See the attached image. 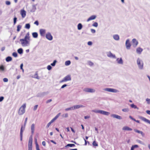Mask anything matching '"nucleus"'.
Masks as SVG:
<instances>
[{
  "label": "nucleus",
  "instance_id": "1",
  "mask_svg": "<svg viewBox=\"0 0 150 150\" xmlns=\"http://www.w3.org/2000/svg\"><path fill=\"white\" fill-rule=\"evenodd\" d=\"M21 43L23 47L29 46L30 45V39L29 33H28L25 36L24 38L20 40Z\"/></svg>",
  "mask_w": 150,
  "mask_h": 150
},
{
  "label": "nucleus",
  "instance_id": "2",
  "mask_svg": "<svg viewBox=\"0 0 150 150\" xmlns=\"http://www.w3.org/2000/svg\"><path fill=\"white\" fill-rule=\"evenodd\" d=\"M137 64L139 70H143L144 68V63L142 59L140 57H138L136 60Z\"/></svg>",
  "mask_w": 150,
  "mask_h": 150
},
{
  "label": "nucleus",
  "instance_id": "3",
  "mask_svg": "<svg viewBox=\"0 0 150 150\" xmlns=\"http://www.w3.org/2000/svg\"><path fill=\"white\" fill-rule=\"evenodd\" d=\"M92 111L95 113H99L106 116H108L110 114V112L100 110L94 109L92 110Z\"/></svg>",
  "mask_w": 150,
  "mask_h": 150
},
{
  "label": "nucleus",
  "instance_id": "4",
  "mask_svg": "<svg viewBox=\"0 0 150 150\" xmlns=\"http://www.w3.org/2000/svg\"><path fill=\"white\" fill-rule=\"evenodd\" d=\"M26 108V104H23L20 108L18 113L19 115H22L25 112V109Z\"/></svg>",
  "mask_w": 150,
  "mask_h": 150
},
{
  "label": "nucleus",
  "instance_id": "5",
  "mask_svg": "<svg viewBox=\"0 0 150 150\" xmlns=\"http://www.w3.org/2000/svg\"><path fill=\"white\" fill-rule=\"evenodd\" d=\"M103 90L105 91L114 93H117L119 92V91L117 89L110 88H104Z\"/></svg>",
  "mask_w": 150,
  "mask_h": 150
},
{
  "label": "nucleus",
  "instance_id": "6",
  "mask_svg": "<svg viewBox=\"0 0 150 150\" xmlns=\"http://www.w3.org/2000/svg\"><path fill=\"white\" fill-rule=\"evenodd\" d=\"M83 91L84 92H87V93H95L96 91V90L95 89L92 88H84L83 89Z\"/></svg>",
  "mask_w": 150,
  "mask_h": 150
},
{
  "label": "nucleus",
  "instance_id": "7",
  "mask_svg": "<svg viewBox=\"0 0 150 150\" xmlns=\"http://www.w3.org/2000/svg\"><path fill=\"white\" fill-rule=\"evenodd\" d=\"M125 46L126 48L128 50L130 49L131 45L130 44L129 39H127L125 42Z\"/></svg>",
  "mask_w": 150,
  "mask_h": 150
},
{
  "label": "nucleus",
  "instance_id": "8",
  "mask_svg": "<svg viewBox=\"0 0 150 150\" xmlns=\"http://www.w3.org/2000/svg\"><path fill=\"white\" fill-rule=\"evenodd\" d=\"M107 56L110 58L113 59L116 58L115 55L112 54L110 52H107Z\"/></svg>",
  "mask_w": 150,
  "mask_h": 150
},
{
  "label": "nucleus",
  "instance_id": "9",
  "mask_svg": "<svg viewBox=\"0 0 150 150\" xmlns=\"http://www.w3.org/2000/svg\"><path fill=\"white\" fill-rule=\"evenodd\" d=\"M46 38L50 40H52L53 37L51 33L48 32L45 35Z\"/></svg>",
  "mask_w": 150,
  "mask_h": 150
},
{
  "label": "nucleus",
  "instance_id": "10",
  "mask_svg": "<svg viewBox=\"0 0 150 150\" xmlns=\"http://www.w3.org/2000/svg\"><path fill=\"white\" fill-rule=\"evenodd\" d=\"M116 62L119 64L123 65V61L121 57L118 58L116 59Z\"/></svg>",
  "mask_w": 150,
  "mask_h": 150
},
{
  "label": "nucleus",
  "instance_id": "11",
  "mask_svg": "<svg viewBox=\"0 0 150 150\" xmlns=\"http://www.w3.org/2000/svg\"><path fill=\"white\" fill-rule=\"evenodd\" d=\"M40 34L41 36L44 37L46 32V30L44 29H40L39 30Z\"/></svg>",
  "mask_w": 150,
  "mask_h": 150
},
{
  "label": "nucleus",
  "instance_id": "12",
  "mask_svg": "<svg viewBox=\"0 0 150 150\" xmlns=\"http://www.w3.org/2000/svg\"><path fill=\"white\" fill-rule=\"evenodd\" d=\"M132 45L134 47H137L138 44V42L136 39L134 38L132 40Z\"/></svg>",
  "mask_w": 150,
  "mask_h": 150
},
{
  "label": "nucleus",
  "instance_id": "13",
  "mask_svg": "<svg viewBox=\"0 0 150 150\" xmlns=\"http://www.w3.org/2000/svg\"><path fill=\"white\" fill-rule=\"evenodd\" d=\"M139 118L141 119L143 121L145 122H146L147 123H148L150 125V120L146 119L145 117H142V116H140L139 117Z\"/></svg>",
  "mask_w": 150,
  "mask_h": 150
},
{
  "label": "nucleus",
  "instance_id": "14",
  "mask_svg": "<svg viewBox=\"0 0 150 150\" xmlns=\"http://www.w3.org/2000/svg\"><path fill=\"white\" fill-rule=\"evenodd\" d=\"M111 116L113 118H116L118 120H122V117L121 116L115 114L111 115Z\"/></svg>",
  "mask_w": 150,
  "mask_h": 150
},
{
  "label": "nucleus",
  "instance_id": "15",
  "mask_svg": "<svg viewBox=\"0 0 150 150\" xmlns=\"http://www.w3.org/2000/svg\"><path fill=\"white\" fill-rule=\"evenodd\" d=\"M32 142L33 138L32 136L31 135L30 136L28 142V147H32Z\"/></svg>",
  "mask_w": 150,
  "mask_h": 150
},
{
  "label": "nucleus",
  "instance_id": "16",
  "mask_svg": "<svg viewBox=\"0 0 150 150\" xmlns=\"http://www.w3.org/2000/svg\"><path fill=\"white\" fill-rule=\"evenodd\" d=\"M112 37L116 41H118L120 40V36L117 34L114 35Z\"/></svg>",
  "mask_w": 150,
  "mask_h": 150
},
{
  "label": "nucleus",
  "instance_id": "17",
  "mask_svg": "<svg viewBox=\"0 0 150 150\" xmlns=\"http://www.w3.org/2000/svg\"><path fill=\"white\" fill-rule=\"evenodd\" d=\"M73 106L74 110L78 109L80 108H83L84 107V106L81 105H75Z\"/></svg>",
  "mask_w": 150,
  "mask_h": 150
},
{
  "label": "nucleus",
  "instance_id": "18",
  "mask_svg": "<svg viewBox=\"0 0 150 150\" xmlns=\"http://www.w3.org/2000/svg\"><path fill=\"white\" fill-rule=\"evenodd\" d=\"M122 130L123 131H132V129L127 126H125L122 128Z\"/></svg>",
  "mask_w": 150,
  "mask_h": 150
},
{
  "label": "nucleus",
  "instance_id": "19",
  "mask_svg": "<svg viewBox=\"0 0 150 150\" xmlns=\"http://www.w3.org/2000/svg\"><path fill=\"white\" fill-rule=\"evenodd\" d=\"M96 16L95 15H93L89 17L87 20V22H88L90 21L94 20L96 18Z\"/></svg>",
  "mask_w": 150,
  "mask_h": 150
},
{
  "label": "nucleus",
  "instance_id": "20",
  "mask_svg": "<svg viewBox=\"0 0 150 150\" xmlns=\"http://www.w3.org/2000/svg\"><path fill=\"white\" fill-rule=\"evenodd\" d=\"M31 132L32 134H33L34 133L35 129V124H32L31 127Z\"/></svg>",
  "mask_w": 150,
  "mask_h": 150
},
{
  "label": "nucleus",
  "instance_id": "21",
  "mask_svg": "<svg viewBox=\"0 0 150 150\" xmlns=\"http://www.w3.org/2000/svg\"><path fill=\"white\" fill-rule=\"evenodd\" d=\"M26 11L24 10H21V14L23 18H24L26 16Z\"/></svg>",
  "mask_w": 150,
  "mask_h": 150
},
{
  "label": "nucleus",
  "instance_id": "22",
  "mask_svg": "<svg viewBox=\"0 0 150 150\" xmlns=\"http://www.w3.org/2000/svg\"><path fill=\"white\" fill-rule=\"evenodd\" d=\"M134 130L135 132L141 134L142 136H144V134L142 131L138 130L136 129H134Z\"/></svg>",
  "mask_w": 150,
  "mask_h": 150
},
{
  "label": "nucleus",
  "instance_id": "23",
  "mask_svg": "<svg viewBox=\"0 0 150 150\" xmlns=\"http://www.w3.org/2000/svg\"><path fill=\"white\" fill-rule=\"evenodd\" d=\"M142 51L143 49L141 47H138L136 49V52L139 54H140Z\"/></svg>",
  "mask_w": 150,
  "mask_h": 150
},
{
  "label": "nucleus",
  "instance_id": "24",
  "mask_svg": "<svg viewBox=\"0 0 150 150\" xmlns=\"http://www.w3.org/2000/svg\"><path fill=\"white\" fill-rule=\"evenodd\" d=\"M45 94V92H42L38 93L36 95L37 97H42L44 96Z\"/></svg>",
  "mask_w": 150,
  "mask_h": 150
},
{
  "label": "nucleus",
  "instance_id": "25",
  "mask_svg": "<svg viewBox=\"0 0 150 150\" xmlns=\"http://www.w3.org/2000/svg\"><path fill=\"white\" fill-rule=\"evenodd\" d=\"M25 126L22 125L20 129V134H23V132L24 130Z\"/></svg>",
  "mask_w": 150,
  "mask_h": 150
},
{
  "label": "nucleus",
  "instance_id": "26",
  "mask_svg": "<svg viewBox=\"0 0 150 150\" xmlns=\"http://www.w3.org/2000/svg\"><path fill=\"white\" fill-rule=\"evenodd\" d=\"M32 77L33 78L36 79H40V77L38 76V74L37 72H36L35 74L33 75Z\"/></svg>",
  "mask_w": 150,
  "mask_h": 150
},
{
  "label": "nucleus",
  "instance_id": "27",
  "mask_svg": "<svg viewBox=\"0 0 150 150\" xmlns=\"http://www.w3.org/2000/svg\"><path fill=\"white\" fill-rule=\"evenodd\" d=\"M33 37L34 38H37L38 35V33L37 32H33L32 33Z\"/></svg>",
  "mask_w": 150,
  "mask_h": 150
},
{
  "label": "nucleus",
  "instance_id": "28",
  "mask_svg": "<svg viewBox=\"0 0 150 150\" xmlns=\"http://www.w3.org/2000/svg\"><path fill=\"white\" fill-rule=\"evenodd\" d=\"M130 106L132 108L134 109H136L137 110H139V108L137 107L136 105H134V104H131L130 105Z\"/></svg>",
  "mask_w": 150,
  "mask_h": 150
},
{
  "label": "nucleus",
  "instance_id": "29",
  "mask_svg": "<svg viewBox=\"0 0 150 150\" xmlns=\"http://www.w3.org/2000/svg\"><path fill=\"white\" fill-rule=\"evenodd\" d=\"M83 26L82 24L81 23H79L77 25V28L78 30H81L82 29Z\"/></svg>",
  "mask_w": 150,
  "mask_h": 150
},
{
  "label": "nucleus",
  "instance_id": "30",
  "mask_svg": "<svg viewBox=\"0 0 150 150\" xmlns=\"http://www.w3.org/2000/svg\"><path fill=\"white\" fill-rule=\"evenodd\" d=\"M71 80V77L70 75H68L66 76V81H70Z\"/></svg>",
  "mask_w": 150,
  "mask_h": 150
},
{
  "label": "nucleus",
  "instance_id": "31",
  "mask_svg": "<svg viewBox=\"0 0 150 150\" xmlns=\"http://www.w3.org/2000/svg\"><path fill=\"white\" fill-rule=\"evenodd\" d=\"M12 60V58L11 57L8 56L7 57L6 59V60L7 62H9L11 61Z\"/></svg>",
  "mask_w": 150,
  "mask_h": 150
},
{
  "label": "nucleus",
  "instance_id": "32",
  "mask_svg": "<svg viewBox=\"0 0 150 150\" xmlns=\"http://www.w3.org/2000/svg\"><path fill=\"white\" fill-rule=\"evenodd\" d=\"M139 147L137 145H133L131 147L130 150H134L135 148H138Z\"/></svg>",
  "mask_w": 150,
  "mask_h": 150
},
{
  "label": "nucleus",
  "instance_id": "33",
  "mask_svg": "<svg viewBox=\"0 0 150 150\" xmlns=\"http://www.w3.org/2000/svg\"><path fill=\"white\" fill-rule=\"evenodd\" d=\"M17 51L18 53L21 54L23 53V50L22 48H20Z\"/></svg>",
  "mask_w": 150,
  "mask_h": 150
},
{
  "label": "nucleus",
  "instance_id": "34",
  "mask_svg": "<svg viewBox=\"0 0 150 150\" xmlns=\"http://www.w3.org/2000/svg\"><path fill=\"white\" fill-rule=\"evenodd\" d=\"M136 142L137 143L140 144H141L142 145H144V143L142 141L139 140V139H137L136 140Z\"/></svg>",
  "mask_w": 150,
  "mask_h": 150
},
{
  "label": "nucleus",
  "instance_id": "35",
  "mask_svg": "<svg viewBox=\"0 0 150 150\" xmlns=\"http://www.w3.org/2000/svg\"><path fill=\"white\" fill-rule=\"evenodd\" d=\"M129 110L128 108H125L122 110V111L125 112H128L129 111Z\"/></svg>",
  "mask_w": 150,
  "mask_h": 150
},
{
  "label": "nucleus",
  "instance_id": "36",
  "mask_svg": "<svg viewBox=\"0 0 150 150\" xmlns=\"http://www.w3.org/2000/svg\"><path fill=\"white\" fill-rule=\"evenodd\" d=\"M92 145L93 146H98V144L97 143V142L95 141H94L93 143H92Z\"/></svg>",
  "mask_w": 150,
  "mask_h": 150
},
{
  "label": "nucleus",
  "instance_id": "37",
  "mask_svg": "<svg viewBox=\"0 0 150 150\" xmlns=\"http://www.w3.org/2000/svg\"><path fill=\"white\" fill-rule=\"evenodd\" d=\"M25 27V28L29 29L30 28V25L29 23L26 24Z\"/></svg>",
  "mask_w": 150,
  "mask_h": 150
},
{
  "label": "nucleus",
  "instance_id": "38",
  "mask_svg": "<svg viewBox=\"0 0 150 150\" xmlns=\"http://www.w3.org/2000/svg\"><path fill=\"white\" fill-rule=\"evenodd\" d=\"M35 144H36V150H40L39 148V145L38 144V143L37 142L36 139Z\"/></svg>",
  "mask_w": 150,
  "mask_h": 150
},
{
  "label": "nucleus",
  "instance_id": "39",
  "mask_svg": "<svg viewBox=\"0 0 150 150\" xmlns=\"http://www.w3.org/2000/svg\"><path fill=\"white\" fill-rule=\"evenodd\" d=\"M22 26L20 25H18L17 26V30L18 32H19L20 31L21 29V28Z\"/></svg>",
  "mask_w": 150,
  "mask_h": 150
},
{
  "label": "nucleus",
  "instance_id": "40",
  "mask_svg": "<svg viewBox=\"0 0 150 150\" xmlns=\"http://www.w3.org/2000/svg\"><path fill=\"white\" fill-rule=\"evenodd\" d=\"M57 62V61L56 60H54L53 61V62L51 64V65L52 67H54L55 65Z\"/></svg>",
  "mask_w": 150,
  "mask_h": 150
},
{
  "label": "nucleus",
  "instance_id": "41",
  "mask_svg": "<svg viewBox=\"0 0 150 150\" xmlns=\"http://www.w3.org/2000/svg\"><path fill=\"white\" fill-rule=\"evenodd\" d=\"M75 146V144H68L66 145V147H73Z\"/></svg>",
  "mask_w": 150,
  "mask_h": 150
},
{
  "label": "nucleus",
  "instance_id": "42",
  "mask_svg": "<svg viewBox=\"0 0 150 150\" xmlns=\"http://www.w3.org/2000/svg\"><path fill=\"white\" fill-rule=\"evenodd\" d=\"M98 23H97L95 22H94L92 26L96 27H97L98 26Z\"/></svg>",
  "mask_w": 150,
  "mask_h": 150
},
{
  "label": "nucleus",
  "instance_id": "43",
  "mask_svg": "<svg viewBox=\"0 0 150 150\" xmlns=\"http://www.w3.org/2000/svg\"><path fill=\"white\" fill-rule=\"evenodd\" d=\"M88 65L90 66H92L93 65V63L91 61H88Z\"/></svg>",
  "mask_w": 150,
  "mask_h": 150
},
{
  "label": "nucleus",
  "instance_id": "44",
  "mask_svg": "<svg viewBox=\"0 0 150 150\" xmlns=\"http://www.w3.org/2000/svg\"><path fill=\"white\" fill-rule=\"evenodd\" d=\"M74 110L73 106L69 108H66L67 110Z\"/></svg>",
  "mask_w": 150,
  "mask_h": 150
},
{
  "label": "nucleus",
  "instance_id": "45",
  "mask_svg": "<svg viewBox=\"0 0 150 150\" xmlns=\"http://www.w3.org/2000/svg\"><path fill=\"white\" fill-rule=\"evenodd\" d=\"M0 70L3 71L4 70V67L3 65H1L0 66Z\"/></svg>",
  "mask_w": 150,
  "mask_h": 150
},
{
  "label": "nucleus",
  "instance_id": "46",
  "mask_svg": "<svg viewBox=\"0 0 150 150\" xmlns=\"http://www.w3.org/2000/svg\"><path fill=\"white\" fill-rule=\"evenodd\" d=\"M146 100L148 104H150V99L146 98Z\"/></svg>",
  "mask_w": 150,
  "mask_h": 150
},
{
  "label": "nucleus",
  "instance_id": "47",
  "mask_svg": "<svg viewBox=\"0 0 150 150\" xmlns=\"http://www.w3.org/2000/svg\"><path fill=\"white\" fill-rule=\"evenodd\" d=\"M12 55L14 57H17V54L16 52H14L12 53Z\"/></svg>",
  "mask_w": 150,
  "mask_h": 150
},
{
  "label": "nucleus",
  "instance_id": "48",
  "mask_svg": "<svg viewBox=\"0 0 150 150\" xmlns=\"http://www.w3.org/2000/svg\"><path fill=\"white\" fill-rule=\"evenodd\" d=\"M17 18L16 17H15L13 18V24L15 25L16 22Z\"/></svg>",
  "mask_w": 150,
  "mask_h": 150
},
{
  "label": "nucleus",
  "instance_id": "49",
  "mask_svg": "<svg viewBox=\"0 0 150 150\" xmlns=\"http://www.w3.org/2000/svg\"><path fill=\"white\" fill-rule=\"evenodd\" d=\"M71 63V62L69 60L66 61V66L69 65Z\"/></svg>",
  "mask_w": 150,
  "mask_h": 150
},
{
  "label": "nucleus",
  "instance_id": "50",
  "mask_svg": "<svg viewBox=\"0 0 150 150\" xmlns=\"http://www.w3.org/2000/svg\"><path fill=\"white\" fill-rule=\"evenodd\" d=\"M60 113H59L54 118L55 120H56L59 117L60 115Z\"/></svg>",
  "mask_w": 150,
  "mask_h": 150
},
{
  "label": "nucleus",
  "instance_id": "51",
  "mask_svg": "<svg viewBox=\"0 0 150 150\" xmlns=\"http://www.w3.org/2000/svg\"><path fill=\"white\" fill-rule=\"evenodd\" d=\"M52 68V67L50 65H48L47 67V69L49 70H51Z\"/></svg>",
  "mask_w": 150,
  "mask_h": 150
},
{
  "label": "nucleus",
  "instance_id": "52",
  "mask_svg": "<svg viewBox=\"0 0 150 150\" xmlns=\"http://www.w3.org/2000/svg\"><path fill=\"white\" fill-rule=\"evenodd\" d=\"M27 120H28V118L27 117H26L25 119V122H24V126H26V123H27Z\"/></svg>",
  "mask_w": 150,
  "mask_h": 150
},
{
  "label": "nucleus",
  "instance_id": "53",
  "mask_svg": "<svg viewBox=\"0 0 150 150\" xmlns=\"http://www.w3.org/2000/svg\"><path fill=\"white\" fill-rule=\"evenodd\" d=\"M91 32L93 33H94L96 32V30L95 29H91Z\"/></svg>",
  "mask_w": 150,
  "mask_h": 150
},
{
  "label": "nucleus",
  "instance_id": "54",
  "mask_svg": "<svg viewBox=\"0 0 150 150\" xmlns=\"http://www.w3.org/2000/svg\"><path fill=\"white\" fill-rule=\"evenodd\" d=\"M6 4L7 5H9L11 4V3L9 1H6Z\"/></svg>",
  "mask_w": 150,
  "mask_h": 150
},
{
  "label": "nucleus",
  "instance_id": "55",
  "mask_svg": "<svg viewBox=\"0 0 150 150\" xmlns=\"http://www.w3.org/2000/svg\"><path fill=\"white\" fill-rule=\"evenodd\" d=\"M34 24L38 26L39 25L38 21H36L34 22Z\"/></svg>",
  "mask_w": 150,
  "mask_h": 150
},
{
  "label": "nucleus",
  "instance_id": "56",
  "mask_svg": "<svg viewBox=\"0 0 150 150\" xmlns=\"http://www.w3.org/2000/svg\"><path fill=\"white\" fill-rule=\"evenodd\" d=\"M3 81L4 82H7L8 81V79L6 78H4L3 79Z\"/></svg>",
  "mask_w": 150,
  "mask_h": 150
},
{
  "label": "nucleus",
  "instance_id": "57",
  "mask_svg": "<svg viewBox=\"0 0 150 150\" xmlns=\"http://www.w3.org/2000/svg\"><path fill=\"white\" fill-rule=\"evenodd\" d=\"M38 107V105H35L34 107L33 110L34 111L36 110V109H37Z\"/></svg>",
  "mask_w": 150,
  "mask_h": 150
},
{
  "label": "nucleus",
  "instance_id": "58",
  "mask_svg": "<svg viewBox=\"0 0 150 150\" xmlns=\"http://www.w3.org/2000/svg\"><path fill=\"white\" fill-rule=\"evenodd\" d=\"M4 99V97L3 96H1L0 97V102H1Z\"/></svg>",
  "mask_w": 150,
  "mask_h": 150
},
{
  "label": "nucleus",
  "instance_id": "59",
  "mask_svg": "<svg viewBox=\"0 0 150 150\" xmlns=\"http://www.w3.org/2000/svg\"><path fill=\"white\" fill-rule=\"evenodd\" d=\"M92 44V42L91 41H89L88 42V45H91Z\"/></svg>",
  "mask_w": 150,
  "mask_h": 150
},
{
  "label": "nucleus",
  "instance_id": "60",
  "mask_svg": "<svg viewBox=\"0 0 150 150\" xmlns=\"http://www.w3.org/2000/svg\"><path fill=\"white\" fill-rule=\"evenodd\" d=\"M84 117L85 119H87L90 118V116L89 115H87L84 116Z\"/></svg>",
  "mask_w": 150,
  "mask_h": 150
},
{
  "label": "nucleus",
  "instance_id": "61",
  "mask_svg": "<svg viewBox=\"0 0 150 150\" xmlns=\"http://www.w3.org/2000/svg\"><path fill=\"white\" fill-rule=\"evenodd\" d=\"M65 81H66V77L64 78L63 80L60 81V82L62 83L63 82Z\"/></svg>",
  "mask_w": 150,
  "mask_h": 150
},
{
  "label": "nucleus",
  "instance_id": "62",
  "mask_svg": "<svg viewBox=\"0 0 150 150\" xmlns=\"http://www.w3.org/2000/svg\"><path fill=\"white\" fill-rule=\"evenodd\" d=\"M51 124V123L50 122L48 123L46 126V128H48V127H49Z\"/></svg>",
  "mask_w": 150,
  "mask_h": 150
},
{
  "label": "nucleus",
  "instance_id": "63",
  "mask_svg": "<svg viewBox=\"0 0 150 150\" xmlns=\"http://www.w3.org/2000/svg\"><path fill=\"white\" fill-rule=\"evenodd\" d=\"M146 112L148 114L150 115V110H147L146 111Z\"/></svg>",
  "mask_w": 150,
  "mask_h": 150
},
{
  "label": "nucleus",
  "instance_id": "64",
  "mask_svg": "<svg viewBox=\"0 0 150 150\" xmlns=\"http://www.w3.org/2000/svg\"><path fill=\"white\" fill-rule=\"evenodd\" d=\"M5 47H2L1 48V51H4L5 50Z\"/></svg>",
  "mask_w": 150,
  "mask_h": 150
}]
</instances>
